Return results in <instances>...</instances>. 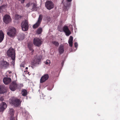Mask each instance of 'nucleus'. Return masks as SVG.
Masks as SVG:
<instances>
[{"label":"nucleus","instance_id":"f257e3e1","mask_svg":"<svg viewBox=\"0 0 120 120\" xmlns=\"http://www.w3.org/2000/svg\"><path fill=\"white\" fill-rule=\"evenodd\" d=\"M42 58V57L41 56H35L32 61L33 65L34 66H36L40 64L41 63V59Z\"/></svg>","mask_w":120,"mask_h":120},{"label":"nucleus","instance_id":"f03ea898","mask_svg":"<svg viewBox=\"0 0 120 120\" xmlns=\"http://www.w3.org/2000/svg\"><path fill=\"white\" fill-rule=\"evenodd\" d=\"M8 30V31L7 34L9 36L11 37L15 36L16 33V30L14 27H10L9 28Z\"/></svg>","mask_w":120,"mask_h":120},{"label":"nucleus","instance_id":"7ed1b4c3","mask_svg":"<svg viewBox=\"0 0 120 120\" xmlns=\"http://www.w3.org/2000/svg\"><path fill=\"white\" fill-rule=\"evenodd\" d=\"M9 102L10 104L14 105H20L21 103V101L19 99L14 97H12L10 100Z\"/></svg>","mask_w":120,"mask_h":120},{"label":"nucleus","instance_id":"20e7f679","mask_svg":"<svg viewBox=\"0 0 120 120\" xmlns=\"http://www.w3.org/2000/svg\"><path fill=\"white\" fill-rule=\"evenodd\" d=\"M21 86L17 84L15 81L12 82L9 88L12 91H14L17 88H19Z\"/></svg>","mask_w":120,"mask_h":120},{"label":"nucleus","instance_id":"39448f33","mask_svg":"<svg viewBox=\"0 0 120 120\" xmlns=\"http://www.w3.org/2000/svg\"><path fill=\"white\" fill-rule=\"evenodd\" d=\"M7 53L8 56L11 58L15 57V50L12 48H10L7 51Z\"/></svg>","mask_w":120,"mask_h":120},{"label":"nucleus","instance_id":"423d86ee","mask_svg":"<svg viewBox=\"0 0 120 120\" xmlns=\"http://www.w3.org/2000/svg\"><path fill=\"white\" fill-rule=\"evenodd\" d=\"M21 26L22 30L24 31L27 30L28 28V21L26 20L23 21L21 23Z\"/></svg>","mask_w":120,"mask_h":120},{"label":"nucleus","instance_id":"0eeeda50","mask_svg":"<svg viewBox=\"0 0 120 120\" xmlns=\"http://www.w3.org/2000/svg\"><path fill=\"white\" fill-rule=\"evenodd\" d=\"M9 63L4 60L0 61V68L1 69H6L8 67Z\"/></svg>","mask_w":120,"mask_h":120},{"label":"nucleus","instance_id":"6e6552de","mask_svg":"<svg viewBox=\"0 0 120 120\" xmlns=\"http://www.w3.org/2000/svg\"><path fill=\"white\" fill-rule=\"evenodd\" d=\"M3 20L5 23L8 24L11 22V19L9 15L6 14L4 16Z\"/></svg>","mask_w":120,"mask_h":120},{"label":"nucleus","instance_id":"1a4fd4ad","mask_svg":"<svg viewBox=\"0 0 120 120\" xmlns=\"http://www.w3.org/2000/svg\"><path fill=\"white\" fill-rule=\"evenodd\" d=\"M45 4V7L47 9L49 10L53 8L54 7L53 3L52 2L50 1L46 2Z\"/></svg>","mask_w":120,"mask_h":120},{"label":"nucleus","instance_id":"9d476101","mask_svg":"<svg viewBox=\"0 0 120 120\" xmlns=\"http://www.w3.org/2000/svg\"><path fill=\"white\" fill-rule=\"evenodd\" d=\"M42 15H39L38 21L35 24L33 25V27L34 28H36L39 26L42 21Z\"/></svg>","mask_w":120,"mask_h":120},{"label":"nucleus","instance_id":"9b49d317","mask_svg":"<svg viewBox=\"0 0 120 120\" xmlns=\"http://www.w3.org/2000/svg\"><path fill=\"white\" fill-rule=\"evenodd\" d=\"M42 41L40 39L35 38L34 40V44L35 45L39 46L41 45Z\"/></svg>","mask_w":120,"mask_h":120},{"label":"nucleus","instance_id":"f8f14e48","mask_svg":"<svg viewBox=\"0 0 120 120\" xmlns=\"http://www.w3.org/2000/svg\"><path fill=\"white\" fill-rule=\"evenodd\" d=\"M49 78V76L48 74H46L42 76L41 78L40 82L41 83H42L47 80Z\"/></svg>","mask_w":120,"mask_h":120},{"label":"nucleus","instance_id":"ddd939ff","mask_svg":"<svg viewBox=\"0 0 120 120\" xmlns=\"http://www.w3.org/2000/svg\"><path fill=\"white\" fill-rule=\"evenodd\" d=\"M63 30L64 32L65 33L66 35L67 36H69L71 34V32L67 26H64Z\"/></svg>","mask_w":120,"mask_h":120},{"label":"nucleus","instance_id":"4468645a","mask_svg":"<svg viewBox=\"0 0 120 120\" xmlns=\"http://www.w3.org/2000/svg\"><path fill=\"white\" fill-rule=\"evenodd\" d=\"M7 87H5L4 85H0V94H3L6 92Z\"/></svg>","mask_w":120,"mask_h":120},{"label":"nucleus","instance_id":"2eb2a0df","mask_svg":"<svg viewBox=\"0 0 120 120\" xmlns=\"http://www.w3.org/2000/svg\"><path fill=\"white\" fill-rule=\"evenodd\" d=\"M3 81L4 84L7 85L10 83L11 80L9 78L5 77L3 79Z\"/></svg>","mask_w":120,"mask_h":120},{"label":"nucleus","instance_id":"dca6fc26","mask_svg":"<svg viewBox=\"0 0 120 120\" xmlns=\"http://www.w3.org/2000/svg\"><path fill=\"white\" fill-rule=\"evenodd\" d=\"M4 34L2 30H0V42L3 41L4 38Z\"/></svg>","mask_w":120,"mask_h":120},{"label":"nucleus","instance_id":"f3484780","mask_svg":"<svg viewBox=\"0 0 120 120\" xmlns=\"http://www.w3.org/2000/svg\"><path fill=\"white\" fill-rule=\"evenodd\" d=\"M73 40V37L72 36H70L69 37L68 42L69 46L71 47H72V46Z\"/></svg>","mask_w":120,"mask_h":120},{"label":"nucleus","instance_id":"a211bd4d","mask_svg":"<svg viewBox=\"0 0 120 120\" xmlns=\"http://www.w3.org/2000/svg\"><path fill=\"white\" fill-rule=\"evenodd\" d=\"M59 53L61 54L64 51V47L63 46L61 45L60 46L59 48Z\"/></svg>","mask_w":120,"mask_h":120},{"label":"nucleus","instance_id":"6ab92c4d","mask_svg":"<svg viewBox=\"0 0 120 120\" xmlns=\"http://www.w3.org/2000/svg\"><path fill=\"white\" fill-rule=\"evenodd\" d=\"M7 105H0V112L3 113L7 108Z\"/></svg>","mask_w":120,"mask_h":120},{"label":"nucleus","instance_id":"aec40b11","mask_svg":"<svg viewBox=\"0 0 120 120\" xmlns=\"http://www.w3.org/2000/svg\"><path fill=\"white\" fill-rule=\"evenodd\" d=\"M15 111L13 109H10L9 112V114L11 117H14Z\"/></svg>","mask_w":120,"mask_h":120},{"label":"nucleus","instance_id":"412c9836","mask_svg":"<svg viewBox=\"0 0 120 120\" xmlns=\"http://www.w3.org/2000/svg\"><path fill=\"white\" fill-rule=\"evenodd\" d=\"M70 5V3H69L67 4H64L63 7L64 9L67 10L69 9Z\"/></svg>","mask_w":120,"mask_h":120},{"label":"nucleus","instance_id":"4be33fe9","mask_svg":"<svg viewBox=\"0 0 120 120\" xmlns=\"http://www.w3.org/2000/svg\"><path fill=\"white\" fill-rule=\"evenodd\" d=\"M22 95L24 96H26L27 94V91L25 90H22Z\"/></svg>","mask_w":120,"mask_h":120},{"label":"nucleus","instance_id":"5701e85b","mask_svg":"<svg viewBox=\"0 0 120 120\" xmlns=\"http://www.w3.org/2000/svg\"><path fill=\"white\" fill-rule=\"evenodd\" d=\"M42 31V29L41 28H39L37 30V33L38 34H40Z\"/></svg>","mask_w":120,"mask_h":120},{"label":"nucleus","instance_id":"b1692460","mask_svg":"<svg viewBox=\"0 0 120 120\" xmlns=\"http://www.w3.org/2000/svg\"><path fill=\"white\" fill-rule=\"evenodd\" d=\"M52 43L56 46H58L59 45V43L57 41H53L52 42Z\"/></svg>","mask_w":120,"mask_h":120},{"label":"nucleus","instance_id":"393cba45","mask_svg":"<svg viewBox=\"0 0 120 120\" xmlns=\"http://www.w3.org/2000/svg\"><path fill=\"white\" fill-rule=\"evenodd\" d=\"M11 58L12 60L11 62V64L13 65H14L15 64V57L12 58Z\"/></svg>","mask_w":120,"mask_h":120},{"label":"nucleus","instance_id":"a878e982","mask_svg":"<svg viewBox=\"0 0 120 120\" xmlns=\"http://www.w3.org/2000/svg\"><path fill=\"white\" fill-rule=\"evenodd\" d=\"M21 17V16L19 15H15V19H19Z\"/></svg>","mask_w":120,"mask_h":120},{"label":"nucleus","instance_id":"bb28decb","mask_svg":"<svg viewBox=\"0 0 120 120\" xmlns=\"http://www.w3.org/2000/svg\"><path fill=\"white\" fill-rule=\"evenodd\" d=\"M6 7V5H3L1 6L0 7V11L1 10H3L5 9V7Z\"/></svg>","mask_w":120,"mask_h":120},{"label":"nucleus","instance_id":"cd10ccee","mask_svg":"<svg viewBox=\"0 0 120 120\" xmlns=\"http://www.w3.org/2000/svg\"><path fill=\"white\" fill-rule=\"evenodd\" d=\"M28 47L29 48V50H31L32 52H33L34 51V50L30 46L29 44L28 45Z\"/></svg>","mask_w":120,"mask_h":120},{"label":"nucleus","instance_id":"c85d7f7f","mask_svg":"<svg viewBox=\"0 0 120 120\" xmlns=\"http://www.w3.org/2000/svg\"><path fill=\"white\" fill-rule=\"evenodd\" d=\"M50 63V61L49 60H47L45 62V64L47 65L49 64Z\"/></svg>","mask_w":120,"mask_h":120},{"label":"nucleus","instance_id":"c756f323","mask_svg":"<svg viewBox=\"0 0 120 120\" xmlns=\"http://www.w3.org/2000/svg\"><path fill=\"white\" fill-rule=\"evenodd\" d=\"M31 5L32 4L30 3H29L26 4V6L28 8L30 6V5Z\"/></svg>","mask_w":120,"mask_h":120},{"label":"nucleus","instance_id":"7c9ffc66","mask_svg":"<svg viewBox=\"0 0 120 120\" xmlns=\"http://www.w3.org/2000/svg\"><path fill=\"white\" fill-rule=\"evenodd\" d=\"M33 4V6L32 8V9H34L36 7V5L34 3Z\"/></svg>","mask_w":120,"mask_h":120},{"label":"nucleus","instance_id":"2f4dec72","mask_svg":"<svg viewBox=\"0 0 120 120\" xmlns=\"http://www.w3.org/2000/svg\"><path fill=\"white\" fill-rule=\"evenodd\" d=\"M74 45L75 46V47L77 48V47L78 46V44L77 42H75V43L74 44Z\"/></svg>","mask_w":120,"mask_h":120},{"label":"nucleus","instance_id":"473e14b6","mask_svg":"<svg viewBox=\"0 0 120 120\" xmlns=\"http://www.w3.org/2000/svg\"><path fill=\"white\" fill-rule=\"evenodd\" d=\"M15 119V117H11L10 120H14Z\"/></svg>","mask_w":120,"mask_h":120},{"label":"nucleus","instance_id":"72a5a7b5","mask_svg":"<svg viewBox=\"0 0 120 120\" xmlns=\"http://www.w3.org/2000/svg\"><path fill=\"white\" fill-rule=\"evenodd\" d=\"M3 100L4 98L3 97H2L0 98V101H3Z\"/></svg>","mask_w":120,"mask_h":120},{"label":"nucleus","instance_id":"f704fd0d","mask_svg":"<svg viewBox=\"0 0 120 120\" xmlns=\"http://www.w3.org/2000/svg\"><path fill=\"white\" fill-rule=\"evenodd\" d=\"M6 105V103H5L4 102H3L2 103V104L1 105Z\"/></svg>","mask_w":120,"mask_h":120},{"label":"nucleus","instance_id":"c9c22d12","mask_svg":"<svg viewBox=\"0 0 120 120\" xmlns=\"http://www.w3.org/2000/svg\"><path fill=\"white\" fill-rule=\"evenodd\" d=\"M20 66L21 67H24V65L23 64H21L20 65Z\"/></svg>","mask_w":120,"mask_h":120},{"label":"nucleus","instance_id":"e433bc0d","mask_svg":"<svg viewBox=\"0 0 120 120\" xmlns=\"http://www.w3.org/2000/svg\"><path fill=\"white\" fill-rule=\"evenodd\" d=\"M52 88H51L50 89H49V88H48V89L49 90H52Z\"/></svg>","mask_w":120,"mask_h":120},{"label":"nucleus","instance_id":"4c0bfd02","mask_svg":"<svg viewBox=\"0 0 120 120\" xmlns=\"http://www.w3.org/2000/svg\"><path fill=\"white\" fill-rule=\"evenodd\" d=\"M72 0H67V1H68V2H71L72 1Z\"/></svg>","mask_w":120,"mask_h":120},{"label":"nucleus","instance_id":"58836bf2","mask_svg":"<svg viewBox=\"0 0 120 120\" xmlns=\"http://www.w3.org/2000/svg\"><path fill=\"white\" fill-rule=\"evenodd\" d=\"M28 69V68L27 67H26V70L27 69Z\"/></svg>","mask_w":120,"mask_h":120},{"label":"nucleus","instance_id":"ea45409f","mask_svg":"<svg viewBox=\"0 0 120 120\" xmlns=\"http://www.w3.org/2000/svg\"><path fill=\"white\" fill-rule=\"evenodd\" d=\"M33 15H35V14H33Z\"/></svg>","mask_w":120,"mask_h":120},{"label":"nucleus","instance_id":"a19ab883","mask_svg":"<svg viewBox=\"0 0 120 120\" xmlns=\"http://www.w3.org/2000/svg\"><path fill=\"white\" fill-rule=\"evenodd\" d=\"M11 72H10L9 73H10Z\"/></svg>","mask_w":120,"mask_h":120}]
</instances>
